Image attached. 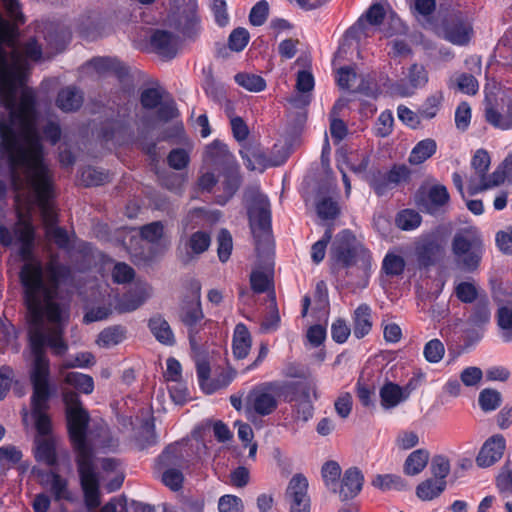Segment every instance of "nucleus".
Masks as SVG:
<instances>
[{
	"label": "nucleus",
	"mask_w": 512,
	"mask_h": 512,
	"mask_svg": "<svg viewBox=\"0 0 512 512\" xmlns=\"http://www.w3.org/2000/svg\"><path fill=\"white\" fill-rule=\"evenodd\" d=\"M6 164L14 172L13 189L18 223L14 236L5 227H0V239L3 245H18L21 259L25 261L20 279L28 309L29 342H33L34 336H39L41 342L47 343L54 354L62 355L68 348L62 339L67 310L55 299L60 283L69 275V269L60 264L55 256H51L45 269L40 261L32 257L34 229L31 213L34 208L38 207L41 212L49 241L60 248H68L70 236L64 229L55 226L57 215L53 204V183L37 150H32L29 159L10 150Z\"/></svg>",
	"instance_id": "f257e3e1"
},
{
	"label": "nucleus",
	"mask_w": 512,
	"mask_h": 512,
	"mask_svg": "<svg viewBox=\"0 0 512 512\" xmlns=\"http://www.w3.org/2000/svg\"><path fill=\"white\" fill-rule=\"evenodd\" d=\"M47 343L41 342L39 336H34L30 342L31 354L33 356L30 367V380L33 385L31 397L32 411L24 410L23 422L27 424L29 418L34 421L37 435L35 437L34 455L37 461L47 465H54L56 462V439L51 434V421L46 414L49 400L48 376L49 361L45 355L44 348Z\"/></svg>",
	"instance_id": "f03ea898"
},
{
	"label": "nucleus",
	"mask_w": 512,
	"mask_h": 512,
	"mask_svg": "<svg viewBox=\"0 0 512 512\" xmlns=\"http://www.w3.org/2000/svg\"><path fill=\"white\" fill-rule=\"evenodd\" d=\"M67 425L71 441L77 451V465L85 502L89 509L100 504L99 476L95 472L91 448L86 443V427L89 421L77 393L63 390Z\"/></svg>",
	"instance_id": "7ed1b4c3"
},
{
	"label": "nucleus",
	"mask_w": 512,
	"mask_h": 512,
	"mask_svg": "<svg viewBox=\"0 0 512 512\" xmlns=\"http://www.w3.org/2000/svg\"><path fill=\"white\" fill-rule=\"evenodd\" d=\"M331 259L336 266L356 269L362 276H367L371 268L369 251L349 230H343L334 239L331 246Z\"/></svg>",
	"instance_id": "20e7f679"
},
{
	"label": "nucleus",
	"mask_w": 512,
	"mask_h": 512,
	"mask_svg": "<svg viewBox=\"0 0 512 512\" xmlns=\"http://www.w3.org/2000/svg\"><path fill=\"white\" fill-rule=\"evenodd\" d=\"M451 248L457 265L463 271L474 272L485 251L483 235L475 226L461 229L455 233Z\"/></svg>",
	"instance_id": "39448f33"
},
{
	"label": "nucleus",
	"mask_w": 512,
	"mask_h": 512,
	"mask_svg": "<svg viewBox=\"0 0 512 512\" xmlns=\"http://www.w3.org/2000/svg\"><path fill=\"white\" fill-rule=\"evenodd\" d=\"M298 383L272 381L263 383L252 389L246 398V410L260 416L272 414L278 407L279 398L285 400L286 392L295 394Z\"/></svg>",
	"instance_id": "423d86ee"
},
{
	"label": "nucleus",
	"mask_w": 512,
	"mask_h": 512,
	"mask_svg": "<svg viewBox=\"0 0 512 512\" xmlns=\"http://www.w3.org/2000/svg\"><path fill=\"white\" fill-rule=\"evenodd\" d=\"M385 18L386 10L384 6L381 4H373L370 6L366 14L358 20L352 30L359 34V36H370L376 31H382L386 37L392 36L394 33H404L406 31L401 20L394 14H390L388 17L390 25L389 29L379 28Z\"/></svg>",
	"instance_id": "0eeeda50"
},
{
	"label": "nucleus",
	"mask_w": 512,
	"mask_h": 512,
	"mask_svg": "<svg viewBox=\"0 0 512 512\" xmlns=\"http://www.w3.org/2000/svg\"><path fill=\"white\" fill-rule=\"evenodd\" d=\"M205 161L213 165L225 164L230 168L224 181L226 198L220 200V203L224 204L236 192L240 183L238 171L231 165L234 163L233 156L229 153L226 144L214 141L205 150Z\"/></svg>",
	"instance_id": "6e6552de"
},
{
	"label": "nucleus",
	"mask_w": 512,
	"mask_h": 512,
	"mask_svg": "<svg viewBox=\"0 0 512 512\" xmlns=\"http://www.w3.org/2000/svg\"><path fill=\"white\" fill-rule=\"evenodd\" d=\"M251 231L255 238L269 239V228L271 222L270 203L268 198L258 192H252L248 207Z\"/></svg>",
	"instance_id": "1a4fd4ad"
},
{
	"label": "nucleus",
	"mask_w": 512,
	"mask_h": 512,
	"mask_svg": "<svg viewBox=\"0 0 512 512\" xmlns=\"http://www.w3.org/2000/svg\"><path fill=\"white\" fill-rule=\"evenodd\" d=\"M196 368L199 385L206 394L226 388L235 378V372L231 369H223L217 376L210 377V367L203 359H197Z\"/></svg>",
	"instance_id": "9d476101"
},
{
	"label": "nucleus",
	"mask_w": 512,
	"mask_h": 512,
	"mask_svg": "<svg viewBox=\"0 0 512 512\" xmlns=\"http://www.w3.org/2000/svg\"><path fill=\"white\" fill-rule=\"evenodd\" d=\"M506 182H512V155H508L495 171L478 180H470V191L472 194L493 189Z\"/></svg>",
	"instance_id": "9b49d317"
},
{
	"label": "nucleus",
	"mask_w": 512,
	"mask_h": 512,
	"mask_svg": "<svg viewBox=\"0 0 512 512\" xmlns=\"http://www.w3.org/2000/svg\"><path fill=\"white\" fill-rule=\"evenodd\" d=\"M178 447L169 446L158 458L157 465L160 469H164L161 480L163 484L171 490L177 491L182 487L183 474L176 468H169L171 464L178 462Z\"/></svg>",
	"instance_id": "f8f14e48"
},
{
	"label": "nucleus",
	"mask_w": 512,
	"mask_h": 512,
	"mask_svg": "<svg viewBox=\"0 0 512 512\" xmlns=\"http://www.w3.org/2000/svg\"><path fill=\"white\" fill-rule=\"evenodd\" d=\"M308 481L302 475H294L286 490L290 512H310V499L307 495Z\"/></svg>",
	"instance_id": "ddd939ff"
},
{
	"label": "nucleus",
	"mask_w": 512,
	"mask_h": 512,
	"mask_svg": "<svg viewBox=\"0 0 512 512\" xmlns=\"http://www.w3.org/2000/svg\"><path fill=\"white\" fill-rule=\"evenodd\" d=\"M485 117L488 123L496 128L508 130L512 128V97H503L499 103L487 101Z\"/></svg>",
	"instance_id": "4468645a"
},
{
	"label": "nucleus",
	"mask_w": 512,
	"mask_h": 512,
	"mask_svg": "<svg viewBox=\"0 0 512 512\" xmlns=\"http://www.w3.org/2000/svg\"><path fill=\"white\" fill-rule=\"evenodd\" d=\"M428 72L423 65L413 64L409 67L405 79L394 86V92L402 97L413 95L428 83Z\"/></svg>",
	"instance_id": "2eb2a0df"
},
{
	"label": "nucleus",
	"mask_w": 512,
	"mask_h": 512,
	"mask_svg": "<svg viewBox=\"0 0 512 512\" xmlns=\"http://www.w3.org/2000/svg\"><path fill=\"white\" fill-rule=\"evenodd\" d=\"M181 321L189 330L190 343L194 345V334H196L201 326L204 314L200 302V287L196 289L195 299L186 302L181 308Z\"/></svg>",
	"instance_id": "dca6fc26"
},
{
	"label": "nucleus",
	"mask_w": 512,
	"mask_h": 512,
	"mask_svg": "<svg viewBox=\"0 0 512 512\" xmlns=\"http://www.w3.org/2000/svg\"><path fill=\"white\" fill-rule=\"evenodd\" d=\"M506 441L500 434L489 437L480 448L476 457V464L479 467L487 468L498 462L505 451Z\"/></svg>",
	"instance_id": "f3484780"
},
{
	"label": "nucleus",
	"mask_w": 512,
	"mask_h": 512,
	"mask_svg": "<svg viewBox=\"0 0 512 512\" xmlns=\"http://www.w3.org/2000/svg\"><path fill=\"white\" fill-rule=\"evenodd\" d=\"M449 201V193L445 186L435 184L422 193L417 200L419 207L430 214L438 212Z\"/></svg>",
	"instance_id": "a211bd4d"
},
{
	"label": "nucleus",
	"mask_w": 512,
	"mask_h": 512,
	"mask_svg": "<svg viewBox=\"0 0 512 512\" xmlns=\"http://www.w3.org/2000/svg\"><path fill=\"white\" fill-rule=\"evenodd\" d=\"M284 401L294 403L293 411L297 420L307 422L312 418L314 407L306 388L298 384L297 392L295 394L286 392Z\"/></svg>",
	"instance_id": "6ab92c4d"
},
{
	"label": "nucleus",
	"mask_w": 512,
	"mask_h": 512,
	"mask_svg": "<svg viewBox=\"0 0 512 512\" xmlns=\"http://www.w3.org/2000/svg\"><path fill=\"white\" fill-rule=\"evenodd\" d=\"M240 155L247 169L251 171L263 172L266 168L279 164L267 158L263 150L253 144L243 145L240 150Z\"/></svg>",
	"instance_id": "aec40b11"
},
{
	"label": "nucleus",
	"mask_w": 512,
	"mask_h": 512,
	"mask_svg": "<svg viewBox=\"0 0 512 512\" xmlns=\"http://www.w3.org/2000/svg\"><path fill=\"white\" fill-rule=\"evenodd\" d=\"M150 47L162 58H172L179 47L178 39L165 30H156L150 37Z\"/></svg>",
	"instance_id": "412c9836"
},
{
	"label": "nucleus",
	"mask_w": 512,
	"mask_h": 512,
	"mask_svg": "<svg viewBox=\"0 0 512 512\" xmlns=\"http://www.w3.org/2000/svg\"><path fill=\"white\" fill-rule=\"evenodd\" d=\"M410 386L411 383L405 387H401L392 382L385 383L379 391L381 406L388 410L405 402L409 398L412 390Z\"/></svg>",
	"instance_id": "4be33fe9"
},
{
	"label": "nucleus",
	"mask_w": 512,
	"mask_h": 512,
	"mask_svg": "<svg viewBox=\"0 0 512 512\" xmlns=\"http://www.w3.org/2000/svg\"><path fill=\"white\" fill-rule=\"evenodd\" d=\"M369 157L362 151L339 152L337 154V167L340 172L343 168L350 169L355 174H363L367 170Z\"/></svg>",
	"instance_id": "5701e85b"
},
{
	"label": "nucleus",
	"mask_w": 512,
	"mask_h": 512,
	"mask_svg": "<svg viewBox=\"0 0 512 512\" xmlns=\"http://www.w3.org/2000/svg\"><path fill=\"white\" fill-rule=\"evenodd\" d=\"M363 475L355 467L347 469L342 477L340 488L338 490L341 500L354 498L361 491L363 486Z\"/></svg>",
	"instance_id": "b1692460"
},
{
	"label": "nucleus",
	"mask_w": 512,
	"mask_h": 512,
	"mask_svg": "<svg viewBox=\"0 0 512 512\" xmlns=\"http://www.w3.org/2000/svg\"><path fill=\"white\" fill-rule=\"evenodd\" d=\"M473 29L468 20L457 19L449 23L444 30V38L456 45L468 43L472 37Z\"/></svg>",
	"instance_id": "393cba45"
},
{
	"label": "nucleus",
	"mask_w": 512,
	"mask_h": 512,
	"mask_svg": "<svg viewBox=\"0 0 512 512\" xmlns=\"http://www.w3.org/2000/svg\"><path fill=\"white\" fill-rule=\"evenodd\" d=\"M150 294L149 286H138L118 301L116 309L121 313L132 312L139 308L150 297Z\"/></svg>",
	"instance_id": "a878e982"
},
{
	"label": "nucleus",
	"mask_w": 512,
	"mask_h": 512,
	"mask_svg": "<svg viewBox=\"0 0 512 512\" xmlns=\"http://www.w3.org/2000/svg\"><path fill=\"white\" fill-rule=\"evenodd\" d=\"M430 453L426 449H417L411 452L406 458L403 466L404 473L409 476L420 474L427 466Z\"/></svg>",
	"instance_id": "bb28decb"
},
{
	"label": "nucleus",
	"mask_w": 512,
	"mask_h": 512,
	"mask_svg": "<svg viewBox=\"0 0 512 512\" xmlns=\"http://www.w3.org/2000/svg\"><path fill=\"white\" fill-rule=\"evenodd\" d=\"M233 354L238 359L245 358L251 349V336L243 324H238L235 327L233 341H232Z\"/></svg>",
	"instance_id": "cd10ccee"
},
{
	"label": "nucleus",
	"mask_w": 512,
	"mask_h": 512,
	"mask_svg": "<svg viewBox=\"0 0 512 512\" xmlns=\"http://www.w3.org/2000/svg\"><path fill=\"white\" fill-rule=\"evenodd\" d=\"M437 150L435 140L427 138L419 141L412 149L408 161L412 165H419L432 157Z\"/></svg>",
	"instance_id": "c85d7f7f"
},
{
	"label": "nucleus",
	"mask_w": 512,
	"mask_h": 512,
	"mask_svg": "<svg viewBox=\"0 0 512 512\" xmlns=\"http://www.w3.org/2000/svg\"><path fill=\"white\" fill-rule=\"evenodd\" d=\"M56 103L65 112L74 111L82 105L83 95L76 88L67 87L59 92Z\"/></svg>",
	"instance_id": "c756f323"
},
{
	"label": "nucleus",
	"mask_w": 512,
	"mask_h": 512,
	"mask_svg": "<svg viewBox=\"0 0 512 512\" xmlns=\"http://www.w3.org/2000/svg\"><path fill=\"white\" fill-rule=\"evenodd\" d=\"M354 335L357 338L366 336L372 327L371 309L366 304H361L354 312Z\"/></svg>",
	"instance_id": "7c9ffc66"
},
{
	"label": "nucleus",
	"mask_w": 512,
	"mask_h": 512,
	"mask_svg": "<svg viewBox=\"0 0 512 512\" xmlns=\"http://www.w3.org/2000/svg\"><path fill=\"white\" fill-rule=\"evenodd\" d=\"M63 381L84 394H91L94 390V380L91 376L80 372H67L63 376Z\"/></svg>",
	"instance_id": "2f4dec72"
},
{
	"label": "nucleus",
	"mask_w": 512,
	"mask_h": 512,
	"mask_svg": "<svg viewBox=\"0 0 512 512\" xmlns=\"http://www.w3.org/2000/svg\"><path fill=\"white\" fill-rule=\"evenodd\" d=\"M211 238L206 232L198 231L193 233L185 242V249L188 258L203 253L210 246Z\"/></svg>",
	"instance_id": "473e14b6"
},
{
	"label": "nucleus",
	"mask_w": 512,
	"mask_h": 512,
	"mask_svg": "<svg viewBox=\"0 0 512 512\" xmlns=\"http://www.w3.org/2000/svg\"><path fill=\"white\" fill-rule=\"evenodd\" d=\"M445 487V480L427 479L417 486L416 494L421 500L428 501L439 496Z\"/></svg>",
	"instance_id": "72a5a7b5"
},
{
	"label": "nucleus",
	"mask_w": 512,
	"mask_h": 512,
	"mask_svg": "<svg viewBox=\"0 0 512 512\" xmlns=\"http://www.w3.org/2000/svg\"><path fill=\"white\" fill-rule=\"evenodd\" d=\"M149 327L159 342L165 345H172L174 343L173 332L165 319L154 317L150 320Z\"/></svg>",
	"instance_id": "f704fd0d"
},
{
	"label": "nucleus",
	"mask_w": 512,
	"mask_h": 512,
	"mask_svg": "<svg viewBox=\"0 0 512 512\" xmlns=\"http://www.w3.org/2000/svg\"><path fill=\"white\" fill-rule=\"evenodd\" d=\"M125 338V331L119 326L104 329L97 338V344L103 348H111L121 343Z\"/></svg>",
	"instance_id": "c9c22d12"
},
{
	"label": "nucleus",
	"mask_w": 512,
	"mask_h": 512,
	"mask_svg": "<svg viewBox=\"0 0 512 512\" xmlns=\"http://www.w3.org/2000/svg\"><path fill=\"white\" fill-rule=\"evenodd\" d=\"M45 485L54 495L56 500H68L71 498L66 480L61 478L59 475L54 473L49 474L45 481Z\"/></svg>",
	"instance_id": "e433bc0d"
},
{
	"label": "nucleus",
	"mask_w": 512,
	"mask_h": 512,
	"mask_svg": "<svg viewBox=\"0 0 512 512\" xmlns=\"http://www.w3.org/2000/svg\"><path fill=\"white\" fill-rule=\"evenodd\" d=\"M455 85L459 91L468 95H474L479 89L477 79L470 74L462 73L450 78L449 86Z\"/></svg>",
	"instance_id": "4c0bfd02"
},
{
	"label": "nucleus",
	"mask_w": 512,
	"mask_h": 512,
	"mask_svg": "<svg viewBox=\"0 0 512 512\" xmlns=\"http://www.w3.org/2000/svg\"><path fill=\"white\" fill-rule=\"evenodd\" d=\"M234 78L235 82L239 86L250 92H260L266 87L265 80L259 75L250 73H238Z\"/></svg>",
	"instance_id": "58836bf2"
},
{
	"label": "nucleus",
	"mask_w": 512,
	"mask_h": 512,
	"mask_svg": "<svg viewBox=\"0 0 512 512\" xmlns=\"http://www.w3.org/2000/svg\"><path fill=\"white\" fill-rule=\"evenodd\" d=\"M372 485L382 491L401 490L405 486L403 479L395 474H378L373 478Z\"/></svg>",
	"instance_id": "ea45409f"
},
{
	"label": "nucleus",
	"mask_w": 512,
	"mask_h": 512,
	"mask_svg": "<svg viewBox=\"0 0 512 512\" xmlns=\"http://www.w3.org/2000/svg\"><path fill=\"white\" fill-rule=\"evenodd\" d=\"M101 463L105 475H111L112 477L111 481L107 484L108 492H113L120 488L123 483V475L117 470V462L114 459L106 458Z\"/></svg>",
	"instance_id": "a19ab883"
},
{
	"label": "nucleus",
	"mask_w": 512,
	"mask_h": 512,
	"mask_svg": "<svg viewBox=\"0 0 512 512\" xmlns=\"http://www.w3.org/2000/svg\"><path fill=\"white\" fill-rule=\"evenodd\" d=\"M142 239L152 244H159L164 241V226L161 222H152L140 229Z\"/></svg>",
	"instance_id": "79ce46f5"
},
{
	"label": "nucleus",
	"mask_w": 512,
	"mask_h": 512,
	"mask_svg": "<svg viewBox=\"0 0 512 512\" xmlns=\"http://www.w3.org/2000/svg\"><path fill=\"white\" fill-rule=\"evenodd\" d=\"M443 101V94L441 92L429 96L422 104L419 114L424 119L434 118L440 110Z\"/></svg>",
	"instance_id": "37998d69"
},
{
	"label": "nucleus",
	"mask_w": 512,
	"mask_h": 512,
	"mask_svg": "<svg viewBox=\"0 0 512 512\" xmlns=\"http://www.w3.org/2000/svg\"><path fill=\"white\" fill-rule=\"evenodd\" d=\"M341 475V468L335 461L326 462L322 467V477L326 486L336 492L338 480Z\"/></svg>",
	"instance_id": "c03bdc74"
},
{
	"label": "nucleus",
	"mask_w": 512,
	"mask_h": 512,
	"mask_svg": "<svg viewBox=\"0 0 512 512\" xmlns=\"http://www.w3.org/2000/svg\"><path fill=\"white\" fill-rule=\"evenodd\" d=\"M478 401L483 411H494L501 404V394L494 389H484L480 392Z\"/></svg>",
	"instance_id": "a18cd8bd"
},
{
	"label": "nucleus",
	"mask_w": 512,
	"mask_h": 512,
	"mask_svg": "<svg viewBox=\"0 0 512 512\" xmlns=\"http://www.w3.org/2000/svg\"><path fill=\"white\" fill-rule=\"evenodd\" d=\"M423 355L429 363L440 362L445 355L444 344L439 339L428 341L424 346Z\"/></svg>",
	"instance_id": "49530a36"
},
{
	"label": "nucleus",
	"mask_w": 512,
	"mask_h": 512,
	"mask_svg": "<svg viewBox=\"0 0 512 512\" xmlns=\"http://www.w3.org/2000/svg\"><path fill=\"white\" fill-rule=\"evenodd\" d=\"M490 162V156L487 151L483 149L477 150L471 162L472 168L475 171V176L471 180H478L483 177L489 169Z\"/></svg>",
	"instance_id": "de8ad7c7"
},
{
	"label": "nucleus",
	"mask_w": 512,
	"mask_h": 512,
	"mask_svg": "<svg viewBox=\"0 0 512 512\" xmlns=\"http://www.w3.org/2000/svg\"><path fill=\"white\" fill-rule=\"evenodd\" d=\"M498 325L505 341H512V308L503 306L498 310Z\"/></svg>",
	"instance_id": "09e8293b"
},
{
	"label": "nucleus",
	"mask_w": 512,
	"mask_h": 512,
	"mask_svg": "<svg viewBox=\"0 0 512 512\" xmlns=\"http://www.w3.org/2000/svg\"><path fill=\"white\" fill-rule=\"evenodd\" d=\"M397 226L402 230H413L421 223V216L414 210L401 211L396 218Z\"/></svg>",
	"instance_id": "8fccbe9b"
},
{
	"label": "nucleus",
	"mask_w": 512,
	"mask_h": 512,
	"mask_svg": "<svg viewBox=\"0 0 512 512\" xmlns=\"http://www.w3.org/2000/svg\"><path fill=\"white\" fill-rule=\"evenodd\" d=\"M108 175L96 168L87 167L81 171L80 182L85 186H97L106 182Z\"/></svg>",
	"instance_id": "3c124183"
},
{
	"label": "nucleus",
	"mask_w": 512,
	"mask_h": 512,
	"mask_svg": "<svg viewBox=\"0 0 512 512\" xmlns=\"http://www.w3.org/2000/svg\"><path fill=\"white\" fill-rule=\"evenodd\" d=\"M217 252L220 261L226 262L232 252L233 242L231 234L226 230L222 229L217 236Z\"/></svg>",
	"instance_id": "603ef678"
},
{
	"label": "nucleus",
	"mask_w": 512,
	"mask_h": 512,
	"mask_svg": "<svg viewBox=\"0 0 512 512\" xmlns=\"http://www.w3.org/2000/svg\"><path fill=\"white\" fill-rule=\"evenodd\" d=\"M457 298L465 303L473 302L478 296V289L474 282L462 281L455 286Z\"/></svg>",
	"instance_id": "864d4df0"
},
{
	"label": "nucleus",
	"mask_w": 512,
	"mask_h": 512,
	"mask_svg": "<svg viewBox=\"0 0 512 512\" xmlns=\"http://www.w3.org/2000/svg\"><path fill=\"white\" fill-rule=\"evenodd\" d=\"M430 469L436 480H445L450 473V460L444 455H435L432 458Z\"/></svg>",
	"instance_id": "5fc2aeb1"
},
{
	"label": "nucleus",
	"mask_w": 512,
	"mask_h": 512,
	"mask_svg": "<svg viewBox=\"0 0 512 512\" xmlns=\"http://www.w3.org/2000/svg\"><path fill=\"white\" fill-rule=\"evenodd\" d=\"M404 259L396 254L388 253L382 263V269L387 275L396 276L403 272Z\"/></svg>",
	"instance_id": "6e6d98bb"
},
{
	"label": "nucleus",
	"mask_w": 512,
	"mask_h": 512,
	"mask_svg": "<svg viewBox=\"0 0 512 512\" xmlns=\"http://www.w3.org/2000/svg\"><path fill=\"white\" fill-rule=\"evenodd\" d=\"M17 338L13 325L7 320L0 318V346L4 350L9 346L14 347Z\"/></svg>",
	"instance_id": "4d7b16f0"
},
{
	"label": "nucleus",
	"mask_w": 512,
	"mask_h": 512,
	"mask_svg": "<svg viewBox=\"0 0 512 512\" xmlns=\"http://www.w3.org/2000/svg\"><path fill=\"white\" fill-rule=\"evenodd\" d=\"M332 234V230L330 228L327 229L323 237L313 244L311 248V258L314 263L318 264L324 259L326 247L332 239Z\"/></svg>",
	"instance_id": "13d9d810"
},
{
	"label": "nucleus",
	"mask_w": 512,
	"mask_h": 512,
	"mask_svg": "<svg viewBox=\"0 0 512 512\" xmlns=\"http://www.w3.org/2000/svg\"><path fill=\"white\" fill-rule=\"evenodd\" d=\"M353 407L352 395L348 392H341L334 402V408L339 417L346 419Z\"/></svg>",
	"instance_id": "bf43d9fd"
},
{
	"label": "nucleus",
	"mask_w": 512,
	"mask_h": 512,
	"mask_svg": "<svg viewBox=\"0 0 512 512\" xmlns=\"http://www.w3.org/2000/svg\"><path fill=\"white\" fill-rule=\"evenodd\" d=\"M219 512H243L242 500L235 495H223L218 501Z\"/></svg>",
	"instance_id": "052dcab7"
},
{
	"label": "nucleus",
	"mask_w": 512,
	"mask_h": 512,
	"mask_svg": "<svg viewBox=\"0 0 512 512\" xmlns=\"http://www.w3.org/2000/svg\"><path fill=\"white\" fill-rule=\"evenodd\" d=\"M249 33L245 28H237L229 36V47L233 51H242L249 42Z\"/></svg>",
	"instance_id": "680f3d73"
},
{
	"label": "nucleus",
	"mask_w": 512,
	"mask_h": 512,
	"mask_svg": "<svg viewBox=\"0 0 512 512\" xmlns=\"http://www.w3.org/2000/svg\"><path fill=\"white\" fill-rule=\"evenodd\" d=\"M134 278V270L126 263H115L112 270V279L115 283L124 284Z\"/></svg>",
	"instance_id": "e2e57ef3"
},
{
	"label": "nucleus",
	"mask_w": 512,
	"mask_h": 512,
	"mask_svg": "<svg viewBox=\"0 0 512 512\" xmlns=\"http://www.w3.org/2000/svg\"><path fill=\"white\" fill-rule=\"evenodd\" d=\"M269 5L265 0L257 2L251 9L249 20L254 26L262 25L268 16Z\"/></svg>",
	"instance_id": "0e129e2a"
},
{
	"label": "nucleus",
	"mask_w": 512,
	"mask_h": 512,
	"mask_svg": "<svg viewBox=\"0 0 512 512\" xmlns=\"http://www.w3.org/2000/svg\"><path fill=\"white\" fill-rule=\"evenodd\" d=\"M419 444V435L410 430H404L398 433L396 437V446L400 450H409Z\"/></svg>",
	"instance_id": "69168bd1"
},
{
	"label": "nucleus",
	"mask_w": 512,
	"mask_h": 512,
	"mask_svg": "<svg viewBox=\"0 0 512 512\" xmlns=\"http://www.w3.org/2000/svg\"><path fill=\"white\" fill-rule=\"evenodd\" d=\"M95 364V357L90 352H81L78 353L74 358L67 359L63 363V367L65 368H87L93 366Z\"/></svg>",
	"instance_id": "338daca9"
},
{
	"label": "nucleus",
	"mask_w": 512,
	"mask_h": 512,
	"mask_svg": "<svg viewBox=\"0 0 512 512\" xmlns=\"http://www.w3.org/2000/svg\"><path fill=\"white\" fill-rule=\"evenodd\" d=\"M317 213L322 219H333L339 213L338 204L330 198H324L317 204Z\"/></svg>",
	"instance_id": "774afa93"
}]
</instances>
